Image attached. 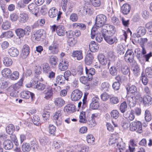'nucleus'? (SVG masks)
<instances>
[{
	"label": "nucleus",
	"mask_w": 152,
	"mask_h": 152,
	"mask_svg": "<svg viewBox=\"0 0 152 152\" xmlns=\"http://www.w3.org/2000/svg\"><path fill=\"white\" fill-rule=\"evenodd\" d=\"M39 91L44 94V98L49 99L53 95V91L50 87H46L45 85L41 83L39 84Z\"/></svg>",
	"instance_id": "nucleus-1"
},
{
	"label": "nucleus",
	"mask_w": 152,
	"mask_h": 152,
	"mask_svg": "<svg viewBox=\"0 0 152 152\" xmlns=\"http://www.w3.org/2000/svg\"><path fill=\"white\" fill-rule=\"evenodd\" d=\"M101 30L102 36H104L105 35H113L115 31V27L109 24L104 25L101 28Z\"/></svg>",
	"instance_id": "nucleus-2"
},
{
	"label": "nucleus",
	"mask_w": 152,
	"mask_h": 152,
	"mask_svg": "<svg viewBox=\"0 0 152 152\" xmlns=\"http://www.w3.org/2000/svg\"><path fill=\"white\" fill-rule=\"evenodd\" d=\"M137 33H134L132 36V42L134 43V41L138 42L139 37L144 35L146 32V30L143 26H140L137 30Z\"/></svg>",
	"instance_id": "nucleus-3"
},
{
	"label": "nucleus",
	"mask_w": 152,
	"mask_h": 152,
	"mask_svg": "<svg viewBox=\"0 0 152 152\" xmlns=\"http://www.w3.org/2000/svg\"><path fill=\"white\" fill-rule=\"evenodd\" d=\"M129 126L130 129L131 131H136L139 133L142 132V125L140 121H133L130 124Z\"/></svg>",
	"instance_id": "nucleus-4"
},
{
	"label": "nucleus",
	"mask_w": 152,
	"mask_h": 152,
	"mask_svg": "<svg viewBox=\"0 0 152 152\" xmlns=\"http://www.w3.org/2000/svg\"><path fill=\"white\" fill-rule=\"evenodd\" d=\"M107 17L104 15L100 14L97 15L96 18L95 24L96 27L102 28L107 21Z\"/></svg>",
	"instance_id": "nucleus-5"
},
{
	"label": "nucleus",
	"mask_w": 152,
	"mask_h": 152,
	"mask_svg": "<svg viewBox=\"0 0 152 152\" xmlns=\"http://www.w3.org/2000/svg\"><path fill=\"white\" fill-rule=\"evenodd\" d=\"M62 14V13L61 11H59L58 12V10L54 7L51 8L48 11L49 15L51 18H54L57 15L56 19L57 21L60 20L61 15Z\"/></svg>",
	"instance_id": "nucleus-6"
},
{
	"label": "nucleus",
	"mask_w": 152,
	"mask_h": 152,
	"mask_svg": "<svg viewBox=\"0 0 152 152\" xmlns=\"http://www.w3.org/2000/svg\"><path fill=\"white\" fill-rule=\"evenodd\" d=\"M83 95V93L80 90L76 89L74 90L71 95V98L73 101H77L79 100Z\"/></svg>",
	"instance_id": "nucleus-7"
},
{
	"label": "nucleus",
	"mask_w": 152,
	"mask_h": 152,
	"mask_svg": "<svg viewBox=\"0 0 152 152\" xmlns=\"http://www.w3.org/2000/svg\"><path fill=\"white\" fill-rule=\"evenodd\" d=\"M122 140V139L118 137L117 135H113L110 138L109 143L110 145L115 148L118 145L119 141H121Z\"/></svg>",
	"instance_id": "nucleus-8"
},
{
	"label": "nucleus",
	"mask_w": 152,
	"mask_h": 152,
	"mask_svg": "<svg viewBox=\"0 0 152 152\" xmlns=\"http://www.w3.org/2000/svg\"><path fill=\"white\" fill-rule=\"evenodd\" d=\"M62 113V111L59 110L54 113L53 121L57 126L60 125L61 124V116Z\"/></svg>",
	"instance_id": "nucleus-9"
},
{
	"label": "nucleus",
	"mask_w": 152,
	"mask_h": 152,
	"mask_svg": "<svg viewBox=\"0 0 152 152\" xmlns=\"http://www.w3.org/2000/svg\"><path fill=\"white\" fill-rule=\"evenodd\" d=\"M38 67H37V65H36L35 67L34 68V72L35 73V77L34 78V82L32 83L30 82L26 85V86L27 87L30 88L32 87L34 88H37V82H38V78H37L38 75V72L37 71V69Z\"/></svg>",
	"instance_id": "nucleus-10"
},
{
	"label": "nucleus",
	"mask_w": 152,
	"mask_h": 152,
	"mask_svg": "<svg viewBox=\"0 0 152 152\" xmlns=\"http://www.w3.org/2000/svg\"><path fill=\"white\" fill-rule=\"evenodd\" d=\"M134 53L131 50H128L126 52L125 56L124 59L127 62L131 63L133 60Z\"/></svg>",
	"instance_id": "nucleus-11"
},
{
	"label": "nucleus",
	"mask_w": 152,
	"mask_h": 152,
	"mask_svg": "<svg viewBox=\"0 0 152 152\" xmlns=\"http://www.w3.org/2000/svg\"><path fill=\"white\" fill-rule=\"evenodd\" d=\"M112 35H110L103 36L105 40L109 44H112L114 43H116L118 42V39L115 37H112Z\"/></svg>",
	"instance_id": "nucleus-12"
},
{
	"label": "nucleus",
	"mask_w": 152,
	"mask_h": 152,
	"mask_svg": "<svg viewBox=\"0 0 152 152\" xmlns=\"http://www.w3.org/2000/svg\"><path fill=\"white\" fill-rule=\"evenodd\" d=\"M69 65L67 61L66 60L62 59L59 64V69L61 71H65L68 69Z\"/></svg>",
	"instance_id": "nucleus-13"
},
{
	"label": "nucleus",
	"mask_w": 152,
	"mask_h": 152,
	"mask_svg": "<svg viewBox=\"0 0 152 152\" xmlns=\"http://www.w3.org/2000/svg\"><path fill=\"white\" fill-rule=\"evenodd\" d=\"M143 102L145 106L148 107L152 104V98L148 95H144L143 98Z\"/></svg>",
	"instance_id": "nucleus-14"
},
{
	"label": "nucleus",
	"mask_w": 152,
	"mask_h": 152,
	"mask_svg": "<svg viewBox=\"0 0 152 152\" xmlns=\"http://www.w3.org/2000/svg\"><path fill=\"white\" fill-rule=\"evenodd\" d=\"M131 7L128 4H124L121 7V12L124 15L128 14L131 10Z\"/></svg>",
	"instance_id": "nucleus-15"
},
{
	"label": "nucleus",
	"mask_w": 152,
	"mask_h": 152,
	"mask_svg": "<svg viewBox=\"0 0 152 152\" xmlns=\"http://www.w3.org/2000/svg\"><path fill=\"white\" fill-rule=\"evenodd\" d=\"M54 104L58 108H60L65 104L64 100L61 97L55 98L54 101Z\"/></svg>",
	"instance_id": "nucleus-16"
},
{
	"label": "nucleus",
	"mask_w": 152,
	"mask_h": 152,
	"mask_svg": "<svg viewBox=\"0 0 152 152\" xmlns=\"http://www.w3.org/2000/svg\"><path fill=\"white\" fill-rule=\"evenodd\" d=\"M28 9L33 14H34L36 16H37L38 13V7L36 4L32 3L29 4L28 6Z\"/></svg>",
	"instance_id": "nucleus-17"
},
{
	"label": "nucleus",
	"mask_w": 152,
	"mask_h": 152,
	"mask_svg": "<svg viewBox=\"0 0 152 152\" xmlns=\"http://www.w3.org/2000/svg\"><path fill=\"white\" fill-rule=\"evenodd\" d=\"M126 88L127 94L129 93L134 94L137 91L136 87L134 85H131L130 84H128L126 86Z\"/></svg>",
	"instance_id": "nucleus-18"
},
{
	"label": "nucleus",
	"mask_w": 152,
	"mask_h": 152,
	"mask_svg": "<svg viewBox=\"0 0 152 152\" xmlns=\"http://www.w3.org/2000/svg\"><path fill=\"white\" fill-rule=\"evenodd\" d=\"M72 56L76 58L78 60H81L83 58L82 51V50L74 51L72 54Z\"/></svg>",
	"instance_id": "nucleus-19"
},
{
	"label": "nucleus",
	"mask_w": 152,
	"mask_h": 152,
	"mask_svg": "<svg viewBox=\"0 0 152 152\" xmlns=\"http://www.w3.org/2000/svg\"><path fill=\"white\" fill-rule=\"evenodd\" d=\"M64 112L72 113L75 111V106L73 104H69L65 106L64 109Z\"/></svg>",
	"instance_id": "nucleus-20"
},
{
	"label": "nucleus",
	"mask_w": 152,
	"mask_h": 152,
	"mask_svg": "<svg viewBox=\"0 0 152 152\" xmlns=\"http://www.w3.org/2000/svg\"><path fill=\"white\" fill-rule=\"evenodd\" d=\"M57 34L59 36H64L65 35V30L64 26L62 25L57 26L56 29Z\"/></svg>",
	"instance_id": "nucleus-21"
},
{
	"label": "nucleus",
	"mask_w": 152,
	"mask_h": 152,
	"mask_svg": "<svg viewBox=\"0 0 152 152\" xmlns=\"http://www.w3.org/2000/svg\"><path fill=\"white\" fill-rule=\"evenodd\" d=\"M124 116L128 120L133 121L135 118L134 114V111L131 110L130 111L127 112L124 115Z\"/></svg>",
	"instance_id": "nucleus-22"
},
{
	"label": "nucleus",
	"mask_w": 152,
	"mask_h": 152,
	"mask_svg": "<svg viewBox=\"0 0 152 152\" xmlns=\"http://www.w3.org/2000/svg\"><path fill=\"white\" fill-rule=\"evenodd\" d=\"M28 18V16L27 14L24 12H21L20 14L19 17V20L21 23H25L26 22Z\"/></svg>",
	"instance_id": "nucleus-23"
},
{
	"label": "nucleus",
	"mask_w": 152,
	"mask_h": 152,
	"mask_svg": "<svg viewBox=\"0 0 152 152\" xmlns=\"http://www.w3.org/2000/svg\"><path fill=\"white\" fill-rule=\"evenodd\" d=\"M126 102L130 107H133L136 105L137 101L132 97L128 96L127 98Z\"/></svg>",
	"instance_id": "nucleus-24"
},
{
	"label": "nucleus",
	"mask_w": 152,
	"mask_h": 152,
	"mask_svg": "<svg viewBox=\"0 0 152 152\" xmlns=\"http://www.w3.org/2000/svg\"><path fill=\"white\" fill-rule=\"evenodd\" d=\"M3 145L4 148L7 150H9L12 148L13 144L12 141L8 140H5L3 142Z\"/></svg>",
	"instance_id": "nucleus-25"
},
{
	"label": "nucleus",
	"mask_w": 152,
	"mask_h": 152,
	"mask_svg": "<svg viewBox=\"0 0 152 152\" xmlns=\"http://www.w3.org/2000/svg\"><path fill=\"white\" fill-rule=\"evenodd\" d=\"M2 61L4 65L7 67L11 66L13 63L11 59L6 56H5L3 57Z\"/></svg>",
	"instance_id": "nucleus-26"
},
{
	"label": "nucleus",
	"mask_w": 152,
	"mask_h": 152,
	"mask_svg": "<svg viewBox=\"0 0 152 152\" xmlns=\"http://www.w3.org/2000/svg\"><path fill=\"white\" fill-rule=\"evenodd\" d=\"M65 80L64 78V75H58L56 78V82L59 85L64 84L65 83Z\"/></svg>",
	"instance_id": "nucleus-27"
},
{
	"label": "nucleus",
	"mask_w": 152,
	"mask_h": 152,
	"mask_svg": "<svg viewBox=\"0 0 152 152\" xmlns=\"http://www.w3.org/2000/svg\"><path fill=\"white\" fill-rule=\"evenodd\" d=\"M32 94L29 91H23L20 93V96L22 98L28 99L30 96H31V99L33 98Z\"/></svg>",
	"instance_id": "nucleus-28"
},
{
	"label": "nucleus",
	"mask_w": 152,
	"mask_h": 152,
	"mask_svg": "<svg viewBox=\"0 0 152 152\" xmlns=\"http://www.w3.org/2000/svg\"><path fill=\"white\" fill-rule=\"evenodd\" d=\"M72 26L75 29L77 28L82 30H85L86 27V26L83 23H73Z\"/></svg>",
	"instance_id": "nucleus-29"
},
{
	"label": "nucleus",
	"mask_w": 152,
	"mask_h": 152,
	"mask_svg": "<svg viewBox=\"0 0 152 152\" xmlns=\"http://www.w3.org/2000/svg\"><path fill=\"white\" fill-rule=\"evenodd\" d=\"M94 60V57L91 54H87L85 58V62L86 64L91 65Z\"/></svg>",
	"instance_id": "nucleus-30"
},
{
	"label": "nucleus",
	"mask_w": 152,
	"mask_h": 152,
	"mask_svg": "<svg viewBox=\"0 0 152 152\" xmlns=\"http://www.w3.org/2000/svg\"><path fill=\"white\" fill-rule=\"evenodd\" d=\"M98 59L102 65H105L107 63V59L105 56L102 54H99L98 56Z\"/></svg>",
	"instance_id": "nucleus-31"
},
{
	"label": "nucleus",
	"mask_w": 152,
	"mask_h": 152,
	"mask_svg": "<svg viewBox=\"0 0 152 152\" xmlns=\"http://www.w3.org/2000/svg\"><path fill=\"white\" fill-rule=\"evenodd\" d=\"M40 68L42 69L44 73H47L50 71V68L49 64L47 63H44L42 64Z\"/></svg>",
	"instance_id": "nucleus-32"
},
{
	"label": "nucleus",
	"mask_w": 152,
	"mask_h": 152,
	"mask_svg": "<svg viewBox=\"0 0 152 152\" xmlns=\"http://www.w3.org/2000/svg\"><path fill=\"white\" fill-rule=\"evenodd\" d=\"M22 80H20L18 82L14 85L11 86L10 88L12 90L17 91L18 89L19 88L22 86Z\"/></svg>",
	"instance_id": "nucleus-33"
},
{
	"label": "nucleus",
	"mask_w": 152,
	"mask_h": 152,
	"mask_svg": "<svg viewBox=\"0 0 152 152\" xmlns=\"http://www.w3.org/2000/svg\"><path fill=\"white\" fill-rule=\"evenodd\" d=\"M8 53L12 56H17L19 54V51L17 48H10Z\"/></svg>",
	"instance_id": "nucleus-34"
},
{
	"label": "nucleus",
	"mask_w": 152,
	"mask_h": 152,
	"mask_svg": "<svg viewBox=\"0 0 152 152\" xmlns=\"http://www.w3.org/2000/svg\"><path fill=\"white\" fill-rule=\"evenodd\" d=\"M29 48H23L20 53V56L23 58H26L29 52Z\"/></svg>",
	"instance_id": "nucleus-35"
},
{
	"label": "nucleus",
	"mask_w": 152,
	"mask_h": 152,
	"mask_svg": "<svg viewBox=\"0 0 152 152\" xmlns=\"http://www.w3.org/2000/svg\"><path fill=\"white\" fill-rule=\"evenodd\" d=\"M22 149L24 152H28L31 149V146L29 143L24 142L22 145Z\"/></svg>",
	"instance_id": "nucleus-36"
},
{
	"label": "nucleus",
	"mask_w": 152,
	"mask_h": 152,
	"mask_svg": "<svg viewBox=\"0 0 152 152\" xmlns=\"http://www.w3.org/2000/svg\"><path fill=\"white\" fill-rule=\"evenodd\" d=\"M132 70H133V73L135 75L137 76L140 74V68L138 65L136 64H134L132 67Z\"/></svg>",
	"instance_id": "nucleus-37"
},
{
	"label": "nucleus",
	"mask_w": 152,
	"mask_h": 152,
	"mask_svg": "<svg viewBox=\"0 0 152 152\" xmlns=\"http://www.w3.org/2000/svg\"><path fill=\"white\" fill-rule=\"evenodd\" d=\"M15 130V127L12 124H9L6 128V130L7 132L10 134H12Z\"/></svg>",
	"instance_id": "nucleus-38"
},
{
	"label": "nucleus",
	"mask_w": 152,
	"mask_h": 152,
	"mask_svg": "<svg viewBox=\"0 0 152 152\" xmlns=\"http://www.w3.org/2000/svg\"><path fill=\"white\" fill-rule=\"evenodd\" d=\"M12 71L11 69L9 68H6L4 69L1 71L2 75L3 77H7L10 76L11 74Z\"/></svg>",
	"instance_id": "nucleus-39"
},
{
	"label": "nucleus",
	"mask_w": 152,
	"mask_h": 152,
	"mask_svg": "<svg viewBox=\"0 0 152 152\" xmlns=\"http://www.w3.org/2000/svg\"><path fill=\"white\" fill-rule=\"evenodd\" d=\"M90 10L89 9L87 8V7L82 6L80 7L79 12L80 14L85 15Z\"/></svg>",
	"instance_id": "nucleus-40"
},
{
	"label": "nucleus",
	"mask_w": 152,
	"mask_h": 152,
	"mask_svg": "<svg viewBox=\"0 0 152 152\" xmlns=\"http://www.w3.org/2000/svg\"><path fill=\"white\" fill-rule=\"evenodd\" d=\"M127 104L126 101H124L121 103L119 109L122 113H124L127 110Z\"/></svg>",
	"instance_id": "nucleus-41"
},
{
	"label": "nucleus",
	"mask_w": 152,
	"mask_h": 152,
	"mask_svg": "<svg viewBox=\"0 0 152 152\" xmlns=\"http://www.w3.org/2000/svg\"><path fill=\"white\" fill-rule=\"evenodd\" d=\"M121 72L124 75H127L130 72L128 66L126 64L122 65L121 68Z\"/></svg>",
	"instance_id": "nucleus-42"
},
{
	"label": "nucleus",
	"mask_w": 152,
	"mask_h": 152,
	"mask_svg": "<svg viewBox=\"0 0 152 152\" xmlns=\"http://www.w3.org/2000/svg\"><path fill=\"white\" fill-rule=\"evenodd\" d=\"M15 33L17 36L19 37H23L25 34L24 30L21 28H18L15 30Z\"/></svg>",
	"instance_id": "nucleus-43"
},
{
	"label": "nucleus",
	"mask_w": 152,
	"mask_h": 152,
	"mask_svg": "<svg viewBox=\"0 0 152 152\" xmlns=\"http://www.w3.org/2000/svg\"><path fill=\"white\" fill-rule=\"evenodd\" d=\"M139 41L136 42L135 41L136 43H139L140 45L142 48H143L144 46V44L146 43L148 40L146 38H141L140 37H138Z\"/></svg>",
	"instance_id": "nucleus-44"
},
{
	"label": "nucleus",
	"mask_w": 152,
	"mask_h": 152,
	"mask_svg": "<svg viewBox=\"0 0 152 152\" xmlns=\"http://www.w3.org/2000/svg\"><path fill=\"white\" fill-rule=\"evenodd\" d=\"M119 102V99L117 97L113 96L110 98V103L112 104H115Z\"/></svg>",
	"instance_id": "nucleus-45"
},
{
	"label": "nucleus",
	"mask_w": 152,
	"mask_h": 152,
	"mask_svg": "<svg viewBox=\"0 0 152 152\" xmlns=\"http://www.w3.org/2000/svg\"><path fill=\"white\" fill-rule=\"evenodd\" d=\"M87 142L90 145H93L94 143L95 139L93 136L91 134H88L86 137Z\"/></svg>",
	"instance_id": "nucleus-46"
},
{
	"label": "nucleus",
	"mask_w": 152,
	"mask_h": 152,
	"mask_svg": "<svg viewBox=\"0 0 152 152\" xmlns=\"http://www.w3.org/2000/svg\"><path fill=\"white\" fill-rule=\"evenodd\" d=\"M40 37V39L39 40V41L42 40H45V31L44 30L42 29H40L39 32V37Z\"/></svg>",
	"instance_id": "nucleus-47"
},
{
	"label": "nucleus",
	"mask_w": 152,
	"mask_h": 152,
	"mask_svg": "<svg viewBox=\"0 0 152 152\" xmlns=\"http://www.w3.org/2000/svg\"><path fill=\"white\" fill-rule=\"evenodd\" d=\"M19 75V73L17 71H15L10 75V78L12 80H15L18 78Z\"/></svg>",
	"instance_id": "nucleus-48"
},
{
	"label": "nucleus",
	"mask_w": 152,
	"mask_h": 152,
	"mask_svg": "<svg viewBox=\"0 0 152 152\" xmlns=\"http://www.w3.org/2000/svg\"><path fill=\"white\" fill-rule=\"evenodd\" d=\"M85 71L86 74L88 75H90L91 77L94 75L95 73V70L94 68H91L88 69L87 67H86Z\"/></svg>",
	"instance_id": "nucleus-49"
},
{
	"label": "nucleus",
	"mask_w": 152,
	"mask_h": 152,
	"mask_svg": "<svg viewBox=\"0 0 152 152\" xmlns=\"http://www.w3.org/2000/svg\"><path fill=\"white\" fill-rule=\"evenodd\" d=\"M111 117L112 118L117 119L119 116V113L117 110H113L110 113Z\"/></svg>",
	"instance_id": "nucleus-50"
},
{
	"label": "nucleus",
	"mask_w": 152,
	"mask_h": 152,
	"mask_svg": "<svg viewBox=\"0 0 152 152\" xmlns=\"http://www.w3.org/2000/svg\"><path fill=\"white\" fill-rule=\"evenodd\" d=\"M13 35V33L12 31H7L5 32L2 34L1 36V37H5L7 38H10L12 37Z\"/></svg>",
	"instance_id": "nucleus-51"
},
{
	"label": "nucleus",
	"mask_w": 152,
	"mask_h": 152,
	"mask_svg": "<svg viewBox=\"0 0 152 152\" xmlns=\"http://www.w3.org/2000/svg\"><path fill=\"white\" fill-rule=\"evenodd\" d=\"M145 119L146 121H149L151 119V114L150 112L148 110H146L145 112Z\"/></svg>",
	"instance_id": "nucleus-52"
},
{
	"label": "nucleus",
	"mask_w": 152,
	"mask_h": 152,
	"mask_svg": "<svg viewBox=\"0 0 152 152\" xmlns=\"http://www.w3.org/2000/svg\"><path fill=\"white\" fill-rule=\"evenodd\" d=\"M145 74L149 78L152 77V68L148 67L145 69Z\"/></svg>",
	"instance_id": "nucleus-53"
},
{
	"label": "nucleus",
	"mask_w": 152,
	"mask_h": 152,
	"mask_svg": "<svg viewBox=\"0 0 152 152\" xmlns=\"http://www.w3.org/2000/svg\"><path fill=\"white\" fill-rule=\"evenodd\" d=\"M11 27V24L8 21H6L3 23L2 25V28L4 30H7L10 28Z\"/></svg>",
	"instance_id": "nucleus-54"
},
{
	"label": "nucleus",
	"mask_w": 152,
	"mask_h": 152,
	"mask_svg": "<svg viewBox=\"0 0 152 152\" xmlns=\"http://www.w3.org/2000/svg\"><path fill=\"white\" fill-rule=\"evenodd\" d=\"M91 77L88 78L87 77L85 76H82L80 78V82L82 83L86 84L87 83L88 81H90L91 79Z\"/></svg>",
	"instance_id": "nucleus-55"
},
{
	"label": "nucleus",
	"mask_w": 152,
	"mask_h": 152,
	"mask_svg": "<svg viewBox=\"0 0 152 152\" xmlns=\"http://www.w3.org/2000/svg\"><path fill=\"white\" fill-rule=\"evenodd\" d=\"M71 74L73 75H75V74H74L73 73H71L69 70H67L64 73V78L66 80L68 81L69 80V77L70 76H71Z\"/></svg>",
	"instance_id": "nucleus-56"
},
{
	"label": "nucleus",
	"mask_w": 152,
	"mask_h": 152,
	"mask_svg": "<svg viewBox=\"0 0 152 152\" xmlns=\"http://www.w3.org/2000/svg\"><path fill=\"white\" fill-rule=\"evenodd\" d=\"M48 10L45 5H43L41 6L40 10V12L43 15H45L47 13Z\"/></svg>",
	"instance_id": "nucleus-57"
},
{
	"label": "nucleus",
	"mask_w": 152,
	"mask_h": 152,
	"mask_svg": "<svg viewBox=\"0 0 152 152\" xmlns=\"http://www.w3.org/2000/svg\"><path fill=\"white\" fill-rule=\"evenodd\" d=\"M49 62L51 64L55 65L57 62V58L56 56H52L50 58Z\"/></svg>",
	"instance_id": "nucleus-58"
},
{
	"label": "nucleus",
	"mask_w": 152,
	"mask_h": 152,
	"mask_svg": "<svg viewBox=\"0 0 152 152\" xmlns=\"http://www.w3.org/2000/svg\"><path fill=\"white\" fill-rule=\"evenodd\" d=\"M80 122L85 123L86 121V120L85 118V112H82L81 113L79 116Z\"/></svg>",
	"instance_id": "nucleus-59"
},
{
	"label": "nucleus",
	"mask_w": 152,
	"mask_h": 152,
	"mask_svg": "<svg viewBox=\"0 0 152 152\" xmlns=\"http://www.w3.org/2000/svg\"><path fill=\"white\" fill-rule=\"evenodd\" d=\"M83 66L81 65H79L77 68L76 74L79 76L83 75Z\"/></svg>",
	"instance_id": "nucleus-60"
},
{
	"label": "nucleus",
	"mask_w": 152,
	"mask_h": 152,
	"mask_svg": "<svg viewBox=\"0 0 152 152\" xmlns=\"http://www.w3.org/2000/svg\"><path fill=\"white\" fill-rule=\"evenodd\" d=\"M78 19V16L77 14L75 13H72L70 15V19L72 22H75Z\"/></svg>",
	"instance_id": "nucleus-61"
},
{
	"label": "nucleus",
	"mask_w": 152,
	"mask_h": 152,
	"mask_svg": "<svg viewBox=\"0 0 152 152\" xmlns=\"http://www.w3.org/2000/svg\"><path fill=\"white\" fill-rule=\"evenodd\" d=\"M10 18L12 21H15L19 18V17L17 14L14 13L10 15Z\"/></svg>",
	"instance_id": "nucleus-62"
},
{
	"label": "nucleus",
	"mask_w": 152,
	"mask_h": 152,
	"mask_svg": "<svg viewBox=\"0 0 152 152\" xmlns=\"http://www.w3.org/2000/svg\"><path fill=\"white\" fill-rule=\"evenodd\" d=\"M118 70L113 66H111L110 69V72L111 75L115 76L117 74Z\"/></svg>",
	"instance_id": "nucleus-63"
},
{
	"label": "nucleus",
	"mask_w": 152,
	"mask_h": 152,
	"mask_svg": "<svg viewBox=\"0 0 152 152\" xmlns=\"http://www.w3.org/2000/svg\"><path fill=\"white\" fill-rule=\"evenodd\" d=\"M135 93L136 94H135V93L134 94V96H132V97L136 101V100H139L140 101H142V98L140 94L139 93L137 92Z\"/></svg>",
	"instance_id": "nucleus-64"
}]
</instances>
